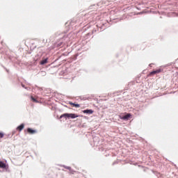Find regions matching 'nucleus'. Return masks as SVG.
<instances>
[{
  "label": "nucleus",
  "mask_w": 178,
  "mask_h": 178,
  "mask_svg": "<svg viewBox=\"0 0 178 178\" xmlns=\"http://www.w3.org/2000/svg\"><path fill=\"white\" fill-rule=\"evenodd\" d=\"M120 119H121L122 120H129V119H130V118H131V114L130 113H127L125 115L122 116V115H119Z\"/></svg>",
  "instance_id": "f03ea898"
},
{
  "label": "nucleus",
  "mask_w": 178,
  "mask_h": 178,
  "mask_svg": "<svg viewBox=\"0 0 178 178\" xmlns=\"http://www.w3.org/2000/svg\"><path fill=\"white\" fill-rule=\"evenodd\" d=\"M0 168L1 169H6V163L3 161H0Z\"/></svg>",
  "instance_id": "423d86ee"
},
{
  "label": "nucleus",
  "mask_w": 178,
  "mask_h": 178,
  "mask_svg": "<svg viewBox=\"0 0 178 178\" xmlns=\"http://www.w3.org/2000/svg\"><path fill=\"white\" fill-rule=\"evenodd\" d=\"M27 131L29 134H35V133H36L35 130L32 129L31 128H28Z\"/></svg>",
  "instance_id": "0eeeda50"
},
{
  "label": "nucleus",
  "mask_w": 178,
  "mask_h": 178,
  "mask_svg": "<svg viewBox=\"0 0 178 178\" xmlns=\"http://www.w3.org/2000/svg\"><path fill=\"white\" fill-rule=\"evenodd\" d=\"M62 118H68V119H76V118H79V115L76 113H64L60 116V119Z\"/></svg>",
  "instance_id": "f257e3e1"
},
{
  "label": "nucleus",
  "mask_w": 178,
  "mask_h": 178,
  "mask_svg": "<svg viewBox=\"0 0 178 178\" xmlns=\"http://www.w3.org/2000/svg\"><path fill=\"white\" fill-rule=\"evenodd\" d=\"M65 169H67L68 170H72V168L71 167H65Z\"/></svg>",
  "instance_id": "f8f14e48"
},
{
  "label": "nucleus",
  "mask_w": 178,
  "mask_h": 178,
  "mask_svg": "<svg viewBox=\"0 0 178 178\" xmlns=\"http://www.w3.org/2000/svg\"><path fill=\"white\" fill-rule=\"evenodd\" d=\"M48 62V60L47 59L42 60L40 62V65H45V63H47Z\"/></svg>",
  "instance_id": "1a4fd4ad"
},
{
  "label": "nucleus",
  "mask_w": 178,
  "mask_h": 178,
  "mask_svg": "<svg viewBox=\"0 0 178 178\" xmlns=\"http://www.w3.org/2000/svg\"><path fill=\"white\" fill-rule=\"evenodd\" d=\"M161 72H162V70L161 69H158V70H154L152 72H151L148 76H154L155 74H158L159 73H161Z\"/></svg>",
  "instance_id": "7ed1b4c3"
},
{
  "label": "nucleus",
  "mask_w": 178,
  "mask_h": 178,
  "mask_svg": "<svg viewBox=\"0 0 178 178\" xmlns=\"http://www.w3.org/2000/svg\"><path fill=\"white\" fill-rule=\"evenodd\" d=\"M23 129H24V124H21L19 126L17 127V130H18V131H22Z\"/></svg>",
  "instance_id": "39448f33"
},
{
  "label": "nucleus",
  "mask_w": 178,
  "mask_h": 178,
  "mask_svg": "<svg viewBox=\"0 0 178 178\" xmlns=\"http://www.w3.org/2000/svg\"><path fill=\"white\" fill-rule=\"evenodd\" d=\"M70 105H72V106H74L75 108H80V104H74L71 102H70Z\"/></svg>",
  "instance_id": "6e6552de"
},
{
  "label": "nucleus",
  "mask_w": 178,
  "mask_h": 178,
  "mask_svg": "<svg viewBox=\"0 0 178 178\" xmlns=\"http://www.w3.org/2000/svg\"><path fill=\"white\" fill-rule=\"evenodd\" d=\"M83 113H88V115H92V113H94V111L92 110H84L83 111Z\"/></svg>",
  "instance_id": "20e7f679"
},
{
  "label": "nucleus",
  "mask_w": 178,
  "mask_h": 178,
  "mask_svg": "<svg viewBox=\"0 0 178 178\" xmlns=\"http://www.w3.org/2000/svg\"><path fill=\"white\" fill-rule=\"evenodd\" d=\"M60 45H62V42H60V43L58 44V47H60Z\"/></svg>",
  "instance_id": "ddd939ff"
},
{
  "label": "nucleus",
  "mask_w": 178,
  "mask_h": 178,
  "mask_svg": "<svg viewBox=\"0 0 178 178\" xmlns=\"http://www.w3.org/2000/svg\"><path fill=\"white\" fill-rule=\"evenodd\" d=\"M31 100L33 102H38V101H37V99L35 98H34L33 96L31 97Z\"/></svg>",
  "instance_id": "9d476101"
},
{
  "label": "nucleus",
  "mask_w": 178,
  "mask_h": 178,
  "mask_svg": "<svg viewBox=\"0 0 178 178\" xmlns=\"http://www.w3.org/2000/svg\"><path fill=\"white\" fill-rule=\"evenodd\" d=\"M3 136H4L3 133L0 132V138H3Z\"/></svg>",
  "instance_id": "9b49d317"
}]
</instances>
